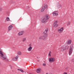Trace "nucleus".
<instances>
[{
    "mask_svg": "<svg viewBox=\"0 0 74 74\" xmlns=\"http://www.w3.org/2000/svg\"><path fill=\"white\" fill-rule=\"evenodd\" d=\"M6 61H8V59H6Z\"/></svg>",
    "mask_w": 74,
    "mask_h": 74,
    "instance_id": "nucleus-34",
    "label": "nucleus"
},
{
    "mask_svg": "<svg viewBox=\"0 0 74 74\" xmlns=\"http://www.w3.org/2000/svg\"><path fill=\"white\" fill-rule=\"evenodd\" d=\"M41 71V69L39 68L36 70V72L37 73H40V71Z\"/></svg>",
    "mask_w": 74,
    "mask_h": 74,
    "instance_id": "nucleus-10",
    "label": "nucleus"
},
{
    "mask_svg": "<svg viewBox=\"0 0 74 74\" xmlns=\"http://www.w3.org/2000/svg\"><path fill=\"white\" fill-rule=\"evenodd\" d=\"M53 16H58V12L56 11L53 12Z\"/></svg>",
    "mask_w": 74,
    "mask_h": 74,
    "instance_id": "nucleus-6",
    "label": "nucleus"
},
{
    "mask_svg": "<svg viewBox=\"0 0 74 74\" xmlns=\"http://www.w3.org/2000/svg\"><path fill=\"white\" fill-rule=\"evenodd\" d=\"M49 56H51V54H50V53H49Z\"/></svg>",
    "mask_w": 74,
    "mask_h": 74,
    "instance_id": "nucleus-29",
    "label": "nucleus"
},
{
    "mask_svg": "<svg viewBox=\"0 0 74 74\" xmlns=\"http://www.w3.org/2000/svg\"><path fill=\"white\" fill-rule=\"evenodd\" d=\"M47 34H44L43 36L44 39H45L46 37H47Z\"/></svg>",
    "mask_w": 74,
    "mask_h": 74,
    "instance_id": "nucleus-17",
    "label": "nucleus"
},
{
    "mask_svg": "<svg viewBox=\"0 0 74 74\" xmlns=\"http://www.w3.org/2000/svg\"><path fill=\"white\" fill-rule=\"evenodd\" d=\"M47 5H46L45 4L44 5L43 7L41 9V12H43L44 11V10H45V8L47 9Z\"/></svg>",
    "mask_w": 74,
    "mask_h": 74,
    "instance_id": "nucleus-5",
    "label": "nucleus"
},
{
    "mask_svg": "<svg viewBox=\"0 0 74 74\" xmlns=\"http://www.w3.org/2000/svg\"><path fill=\"white\" fill-rule=\"evenodd\" d=\"M29 47H32V44H30L29 45Z\"/></svg>",
    "mask_w": 74,
    "mask_h": 74,
    "instance_id": "nucleus-27",
    "label": "nucleus"
},
{
    "mask_svg": "<svg viewBox=\"0 0 74 74\" xmlns=\"http://www.w3.org/2000/svg\"><path fill=\"white\" fill-rule=\"evenodd\" d=\"M73 45H72L71 46L69 51V54L70 55L73 52Z\"/></svg>",
    "mask_w": 74,
    "mask_h": 74,
    "instance_id": "nucleus-4",
    "label": "nucleus"
},
{
    "mask_svg": "<svg viewBox=\"0 0 74 74\" xmlns=\"http://www.w3.org/2000/svg\"><path fill=\"white\" fill-rule=\"evenodd\" d=\"M32 47H29L28 49V51H32Z\"/></svg>",
    "mask_w": 74,
    "mask_h": 74,
    "instance_id": "nucleus-14",
    "label": "nucleus"
},
{
    "mask_svg": "<svg viewBox=\"0 0 74 74\" xmlns=\"http://www.w3.org/2000/svg\"><path fill=\"white\" fill-rule=\"evenodd\" d=\"M70 24V22H68L67 23V26H69Z\"/></svg>",
    "mask_w": 74,
    "mask_h": 74,
    "instance_id": "nucleus-22",
    "label": "nucleus"
},
{
    "mask_svg": "<svg viewBox=\"0 0 74 74\" xmlns=\"http://www.w3.org/2000/svg\"><path fill=\"white\" fill-rule=\"evenodd\" d=\"M6 20L7 21H10V18L8 17H7L6 18Z\"/></svg>",
    "mask_w": 74,
    "mask_h": 74,
    "instance_id": "nucleus-24",
    "label": "nucleus"
},
{
    "mask_svg": "<svg viewBox=\"0 0 74 74\" xmlns=\"http://www.w3.org/2000/svg\"><path fill=\"white\" fill-rule=\"evenodd\" d=\"M38 62H40V61L39 60H38Z\"/></svg>",
    "mask_w": 74,
    "mask_h": 74,
    "instance_id": "nucleus-35",
    "label": "nucleus"
},
{
    "mask_svg": "<svg viewBox=\"0 0 74 74\" xmlns=\"http://www.w3.org/2000/svg\"><path fill=\"white\" fill-rule=\"evenodd\" d=\"M48 31V29H46L44 31V34H47V32Z\"/></svg>",
    "mask_w": 74,
    "mask_h": 74,
    "instance_id": "nucleus-11",
    "label": "nucleus"
},
{
    "mask_svg": "<svg viewBox=\"0 0 74 74\" xmlns=\"http://www.w3.org/2000/svg\"><path fill=\"white\" fill-rule=\"evenodd\" d=\"M2 10V8H0V11H1Z\"/></svg>",
    "mask_w": 74,
    "mask_h": 74,
    "instance_id": "nucleus-31",
    "label": "nucleus"
},
{
    "mask_svg": "<svg viewBox=\"0 0 74 74\" xmlns=\"http://www.w3.org/2000/svg\"><path fill=\"white\" fill-rule=\"evenodd\" d=\"M63 74H67V72H64Z\"/></svg>",
    "mask_w": 74,
    "mask_h": 74,
    "instance_id": "nucleus-28",
    "label": "nucleus"
},
{
    "mask_svg": "<svg viewBox=\"0 0 74 74\" xmlns=\"http://www.w3.org/2000/svg\"><path fill=\"white\" fill-rule=\"evenodd\" d=\"M18 55H21L22 54V53H21V52L19 51L18 52Z\"/></svg>",
    "mask_w": 74,
    "mask_h": 74,
    "instance_id": "nucleus-19",
    "label": "nucleus"
},
{
    "mask_svg": "<svg viewBox=\"0 0 74 74\" xmlns=\"http://www.w3.org/2000/svg\"><path fill=\"white\" fill-rule=\"evenodd\" d=\"M23 33H24V32L23 31L20 32L18 33V35L19 36H22V35H23Z\"/></svg>",
    "mask_w": 74,
    "mask_h": 74,
    "instance_id": "nucleus-12",
    "label": "nucleus"
},
{
    "mask_svg": "<svg viewBox=\"0 0 74 74\" xmlns=\"http://www.w3.org/2000/svg\"><path fill=\"white\" fill-rule=\"evenodd\" d=\"M61 7V5H58L57 6V8L58 9L59 8H60Z\"/></svg>",
    "mask_w": 74,
    "mask_h": 74,
    "instance_id": "nucleus-20",
    "label": "nucleus"
},
{
    "mask_svg": "<svg viewBox=\"0 0 74 74\" xmlns=\"http://www.w3.org/2000/svg\"><path fill=\"white\" fill-rule=\"evenodd\" d=\"M17 70L18 71H21V72H22V73H23L24 72V71H23L21 69H18Z\"/></svg>",
    "mask_w": 74,
    "mask_h": 74,
    "instance_id": "nucleus-16",
    "label": "nucleus"
},
{
    "mask_svg": "<svg viewBox=\"0 0 74 74\" xmlns=\"http://www.w3.org/2000/svg\"><path fill=\"white\" fill-rule=\"evenodd\" d=\"M66 48L64 47V46L60 48V49L62 51H64Z\"/></svg>",
    "mask_w": 74,
    "mask_h": 74,
    "instance_id": "nucleus-13",
    "label": "nucleus"
},
{
    "mask_svg": "<svg viewBox=\"0 0 74 74\" xmlns=\"http://www.w3.org/2000/svg\"><path fill=\"white\" fill-rule=\"evenodd\" d=\"M39 39H44V37L43 36H42L40 37Z\"/></svg>",
    "mask_w": 74,
    "mask_h": 74,
    "instance_id": "nucleus-23",
    "label": "nucleus"
},
{
    "mask_svg": "<svg viewBox=\"0 0 74 74\" xmlns=\"http://www.w3.org/2000/svg\"><path fill=\"white\" fill-rule=\"evenodd\" d=\"M58 21H55L53 23V25H56V24H58Z\"/></svg>",
    "mask_w": 74,
    "mask_h": 74,
    "instance_id": "nucleus-18",
    "label": "nucleus"
},
{
    "mask_svg": "<svg viewBox=\"0 0 74 74\" xmlns=\"http://www.w3.org/2000/svg\"><path fill=\"white\" fill-rule=\"evenodd\" d=\"M71 41L70 40H68V41L66 42L67 44H71Z\"/></svg>",
    "mask_w": 74,
    "mask_h": 74,
    "instance_id": "nucleus-15",
    "label": "nucleus"
},
{
    "mask_svg": "<svg viewBox=\"0 0 74 74\" xmlns=\"http://www.w3.org/2000/svg\"><path fill=\"white\" fill-rule=\"evenodd\" d=\"M46 74H48V73H46Z\"/></svg>",
    "mask_w": 74,
    "mask_h": 74,
    "instance_id": "nucleus-36",
    "label": "nucleus"
},
{
    "mask_svg": "<svg viewBox=\"0 0 74 74\" xmlns=\"http://www.w3.org/2000/svg\"><path fill=\"white\" fill-rule=\"evenodd\" d=\"M27 8H29V6H27Z\"/></svg>",
    "mask_w": 74,
    "mask_h": 74,
    "instance_id": "nucleus-33",
    "label": "nucleus"
},
{
    "mask_svg": "<svg viewBox=\"0 0 74 74\" xmlns=\"http://www.w3.org/2000/svg\"><path fill=\"white\" fill-rule=\"evenodd\" d=\"M69 69V67H67L66 68V70H68Z\"/></svg>",
    "mask_w": 74,
    "mask_h": 74,
    "instance_id": "nucleus-30",
    "label": "nucleus"
},
{
    "mask_svg": "<svg viewBox=\"0 0 74 74\" xmlns=\"http://www.w3.org/2000/svg\"><path fill=\"white\" fill-rule=\"evenodd\" d=\"M49 53H50V54L51 53V51H50Z\"/></svg>",
    "mask_w": 74,
    "mask_h": 74,
    "instance_id": "nucleus-32",
    "label": "nucleus"
},
{
    "mask_svg": "<svg viewBox=\"0 0 74 74\" xmlns=\"http://www.w3.org/2000/svg\"><path fill=\"white\" fill-rule=\"evenodd\" d=\"M26 41V38H24L23 40V41Z\"/></svg>",
    "mask_w": 74,
    "mask_h": 74,
    "instance_id": "nucleus-25",
    "label": "nucleus"
},
{
    "mask_svg": "<svg viewBox=\"0 0 74 74\" xmlns=\"http://www.w3.org/2000/svg\"><path fill=\"white\" fill-rule=\"evenodd\" d=\"M64 29V28L62 27L60 29H59L58 30V31L59 33H62V32H63V29Z\"/></svg>",
    "mask_w": 74,
    "mask_h": 74,
    "instance_id": "nucleus-8",
    "label": "nucleus"
},
{
    "mask_svg": "<svg viewBox=\"0 0 74 74\" xmlns=\"http://www.w3.org/2000/svg\"><path fill=\"white\" fill-rule=\"evenodd\" d=\"M12 25H10L8 27V32H10L12 29Z\"/></svg>",
    "mask_w": 74,
    "mask_h": 74,
    "instance_id": "nucleus-7",
    "label": "nucleus"
},
{
    "mask_svg": "<svg viewBox=\"0 0 74 74\" xmlns=\"http://www.w3.org/2000/svg\"><path fill=\"white\" fill-rule=\"evenodd\" d=\"M53 25L55 27H56L58 26V24H54Z\"/></svg>",
    "mask_w": 74,
    "mask_h": 74,
    "instance_id": "nucleus-21",
    "label": "nucleus"
},
{
    "mask_svg": "<svg viewBox=\"0 0 74 74\" xmlns=\"http://www.w3.org/2000/svg\"><path fill=\"white\" fill-rule=\"evenodd\" d=\"M42 65L43 66H46V64L45 63H43V64Z\"/></svg>",
    "mask_w": 74,
    "mask_h": 74,
    "instance_id": "nucleus-26",
    "label": "nucleus"
},
{
    "mask_svg": "<svg viewBox=\"0 0 74 74\" xmlns=\"http://www.w3.org/2000/svg\"><path fill=\"white\" fill-rule=\"evenodd\" d=\"M0 57L3 60H5L7 58V56L4 55L2 51V50L0 49Z\"/></svg>",
    "mask_w": 74,
    "mask_h": 74,
    "instance_id": "nucleus-1",
    "label": "nucleus"
},
{
    "mask_svg": "<svg viewBox=\"0 0 74 74\" xmlns=\"http://www.w3.org/2000/svg\"><path fill=\"white\" fill-rule=\"evenodd\" d=\"M19 57V56H16V57L14 58L13 59V61H16V60H18V57Z\"/></svg>",
    "mask_w": 74,
    "mask_h": 74,
    "instance_id": "nucleus-9",
    "label": "nucleus"
},
{
    "mask_svg": "<svg viewBox=\"0 0 74 74\" xmlns=\"http://www.w3.org/2000/svg\"><path fill=\"white\" fill-rule=\"evenodd\" d=\"M49 60L50 63H53V62H55V59L54 58H49Z\"/></svg>",
    "mask_w": 74,
    "mask_h": 74,
    "instance_id": "nucleus-3",
    "label": "nucleus"
},
{
    "mask_svg": "<svg viewBox=\"0 0 74 74\" xmlns=\"http://www.w3.org/2000/svg\"><path fill=\"white\" fill-rule=\"evenodd\" d=\"M49 16H48V15H47L45 16L44 18H42V23H45L46 21H48V19H49Z\"/></svg>",
    "mask_w": 74,
    "mask_h": 74,
    "instance_id": "nucleus-2",
    "label": "nucleus"
}]
</instances>
